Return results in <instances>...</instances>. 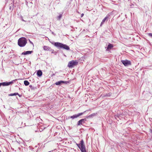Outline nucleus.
I'll return each mask as SVG.
<instances>
[{"mask_svg": "<svg viewBox=\"0 0 152 152\" xmlns=\"http://www.w3.org/2000/svg\"><path fill=\"white\" fill-rule=\"evenodd\" d=\"M52 44H53V43ZM54 45L58 48H63L67 50H69L70 49L68 45L59 42H55Z\"/></svg>", "mask_w": 152, "mask_h": 152, "instance_id": "f257e3e1", "label": "nucleus"}, {"mask_svg": "<svg viewBox=\"0 0 152 152\" xmlns=\"http://www.w3.org/2000/svg\"><path fill=\"white\" fill-rule=\"evenodd\" d=\"M27 43V40L25 37H21L19 38L18 40V45L20 47L24 46Z\"/></svg>", "mask_w": 152, "mask_h": 152, "instance_id": "f03ea898", "label": "nucleus"}, {"mask_svg": "<svg viewBox=\"0 0 152 152\" xmlns=\"http://www.w3.org/2000/svg\"><path fill=\"white\" fill-rule=\"evenodd\" d=\"M76 145L80 149L81 152H87L85 145L84 144V141L83 140L80 141L79 144L76 143Z\"/></svg>", "mask_w": 152, "mask_h": 152, "instance_id": "7ed1b4c3", "label": "nucleus"}, {"mask_svg": "<svg viewBox=\"0 0 152 152\" xmlns=\"http://www.w3.org/2000/svg\"><path fill=\"white\" fill-rule=\"evenodd\" d=\"M16 79L13 80L11 82H4L0 83V86H7L13 83L14 82H15L16 80Z\"/></svg>", "mask_w": 152, "mask_h": 152, "instance_id": "20e7f679", "label": "nucleus"}, {"mask_svg": "<svg viewBox=\"0 0 152 152\" xmlns=\"http://www.w3.org/2000/svg\"><path fill=\"white\" fill-rule=\"evenodd\" d=\"M77 62L73 60L69 62L68 65V66L69 68H72L74 66L77 65Z\"/></svg>", "mask_w": 152, "mask_h": 152, "instance_id": "39448f33", "label": "nucleus"}, {"mask_svg": "<svg viewBox=\"0 0 152 152\" xmlns=\"http://www.w3.org/2000/svg\"><path fill=\"white\" fill-rule=\"evenodd\" d=\"M121 62L125 66H127L131 64L130 61L127 60H122Z\"/></svg>", "mask_w": 152, "mask_h": 152, "instance_id": "423d86ee", "label": "nucleus"}, {"mask_svg": "<svg viewBox=\"0 0 152 152\" xmlns=\"http://www.w3.org/2000/svg\"><path fill=\"white\" fill-rule=\"evenodd\" d=\"M86 111H84V112L83 113H79L77 114L74 115L72 116H71L70 117V118H72V119H74L75 118H77L79 116L82 115Z\"/></svg>", "mask_w": 152, "mask_h": 152, "instance_id": "0eeeda50", "label": "nucleus"}, {"mask_svg": "<svg viewBox=\"0 0 152 152\" xmlns=\"http://www.w3.org/2000/svg\"><path fill=\"white\" fill-rule=\"evenodd\" d=\"M109 15H107L103 19L102 22L100 24V26H101L106 21H107L108 20V18H109Z\"/></svg>", "mask_w": 152, "mask_h": 152, "instance_id": "6e6552de", "label": "nucleus"}, {"mask_svg": "<svg viewBox=\"0 0 152 152\" xmlns=\"http://www.w3.org/2000/svg\"><path fill=\"white\" fill-rule=\"evenodd\" d=\"M86 119H82L79 121L77 123V126L82 125L85 123Z\"/></svg>", "mask_w": 152, "mask_h": 152, "instance_id": "1a4fd4ad", "label": "nucleus"}, {"mask_svg": "<svg viewBox=\"0 0 152 152\" xmlns=\"http://www.w3.org/2000/svg\"><path fill=\"white\" fill-rule=\"evenodd\" d=\"M33 52V51H24L21 54L23 55H27L29 54H31Z\"/></svg>", "mask_w": 152, "mask_h": 152, "instance_id": "9d476101", "label": "nucleus"}, {"mask_svg": "<svg viewBox=\"0 0 152 152\" xmlns=\"http://www.w3.org/2000/svg\"><path fill=\"white\" fill-rule=\"evenodd\" d=\"M66 83V81H59L58 82H57L55 84L56 85H61V84L62 83Z\"/></svg>", "mask_w": 152, "mask_h": 152, "instance_id": "9b49d317", "label": "nucleus"}, {"mask_svg": "<svg viewBox=\"0 0 152 152\" xmlns=\"http://www.w3.org/2000/svg\"><path fill=\"white\" fill-rule=\"evenodd\" d=\"M42 72L40 70H38L37 72V75L39 76H41L42 75Z\"/></svg>", "mask_w": 152, "mask_h": 152, "instance_id": "f8f14e48", "label": "nucleus"}, {"mask_svg": "<svg viewBox=\"0 0 152 152\" xmlns=\"http://www.w3.org/2000/svg\"><path fill=\"white\" fill-rule=\"evenodd\" d=\"M113 47L112 44H109L108 45L106 50H109V49H111Z\"/></svg>", "mask_w": 152, "mask_h": 152, "instance_id": "ddd939ff", "label": "nucleus"}, {"mask_svg": "<svg viewBox=\"0 0 152 152\" xmlns=\"http://www.w3.org/2000/svg\"><path fill=\"white\" fill-rule=\"evenodd\" d=\"M43 49L45 50H49L50 49V48L48 46H44L43 47Z\"/></svg>", "mask_w": 152, "mask_h": 152, "instance_id": "4468645a", "label": "nucleus"}, {"mask_svg": "<svg viewBox=\"0 0 152 152\" xmlns=\"http://www.w3.org/2000/svg\"><path fill=\"white\" fill-rule=\"evenodd\" d=\"M24 83L26 86H27L29 84V83L27 80H25L24 81Z\"/></svg>", "mask_w": 152, "mask_h": 152, "instance_id": "2eb2a0df", "label": "nucleus"}, {"mask_svg": "<svg viewBox=\"0 0 152 152\" xmlns=\"http://www.w3.org/2000/svg\"><path fill=\"white\" fill-rule=\"evenodd\" d=\"M18 95V93H15L13 94H11L9 95L10 96H16Z\"/></svg>", "mask_w": 152, "mask_h": 152, "instance_id": "dca6fc26", "label": "nucleus"}, {"mask_svg": "<svg viewBox=\"0 0 152 152\" xmlns=\"http://www.w3.org/2000/svg\"><path fill=\"white\" fill-rule=\"evenodd\" d=\"M62 17V15L61 14H60L59 15V16L58 17V20H60L61 18Z\"/></svg>", "mask_w": 152, "mask_h": 152, "instance_id": "f3484780", "label": "nucleus"}, {"mask_svg": "<svg viewBox=\"0 0 152 152\" xmlns=\"http://www.w3.org/2000/svg\"><path fill=\"white\" fill-rule=\"evenodd\" d=\"M148 36L152 38V33H149L148 34Z\"/></svg>", "mask_w": 152, "mask_h": 152, "instance_id": "a211bd4d", "label": "nucleus"}, {"mask_svg": "<svg viewBox=\"0 0 152 152\" xmlns=\"http://www.w3.org/2000/svg\"><path fill=\"white\" fill-rule=\"evenodd\" d=\"M93 115V114H91L89 116H88V117H91Z\"/></svg>", "mask_w": 152, "mask_h": 152, "instance_id": "6ab92c4d", "label": "nucleus"}, {"mask_svg": "<svg viewBox=\"0 0 152 152\" xmlns=\"http://www.w3.org/2000/svg\"><path fill=\"white\" fill-rule=\"evenodd\" d=\"M84 15V14L83 13H82L81 14V17H83Z\"/></svg>", "mask_w": 152, "mask_h": 152, "instance_id": "aec40b11", "label": "nucleus"}, {"mask_svg": "<svg viewBox=\"0 0 152 152\" xmlns=\"http://www.w3.org/2000/svg\"><path fill=\"white\" fill-rule=\"evenodd\" d=\"M29 41H30V43L31 44H32L33 45V43L32 42H31L30 40H29Z\"/></svg>", "mask_w": 152, "mask_h": 152, "instance_id": "412c9836", "label": "nucleus"}, {"mask_svg": "<svg viewBox=\"0 0 152 152\" xmlns=\"http://www.w3.org/2000/svg\"><path fill=\"white\" fill-rule=\"evenodd\" d=\"M22 20L23 21H25L23 19H22Z\"/></svg>", "mask_w": 152, "mask_h": 152, "instance_id": "4be33fe9", "label": "nucleus"}, {"mask_svg": "<svg viewBox=\"0 0 152 152\" xmlns=\"http://www.w3.org/2000/svg\"><path fill=\"white\" fill-rule=\"evenodd\" d=\"M32 86L31 85H30L29 86V87H31Z\"/></svg>", "mask_w": 152, "mask_h": 152, "instance_id": "5701e85b", "label": "nucleus"}]
</instances>
